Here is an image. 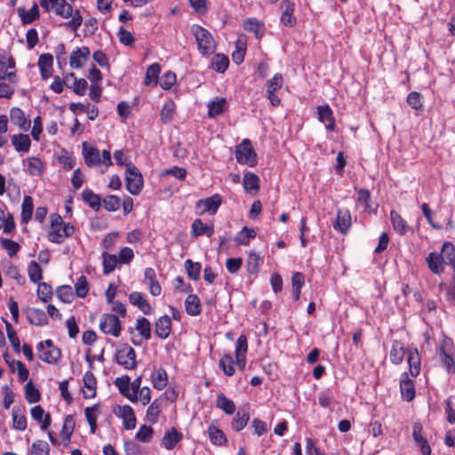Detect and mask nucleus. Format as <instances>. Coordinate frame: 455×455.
<instances>
[{"label":"nucleus","instance_id":"obj_1","mask_svg":"<svg viewBox=\"0 0 455 455\" xmlns=\"http://www.w3.org/2000/svg\"><path fill=\"white\" fill-rule=\"evenodd\" d=\"M248 351V340L247 337L243 334L240 335L235 343V359L230 353L224 354L219 363L220 368L223 371V373L231 377L235 373L236 365L240 370H243L246 366V354Z\"/></svg>","mask_w":455,"mask_h":455},{"label":"nucleus","instance_id":"obj_2","mask_svg":"<svg viewBox=\"0 0 455 455\" xmlns=\"http://www.w3.org/2000/svg\"><path fill=\"white\" fill-rule=\"evenodd\" d=\"M75 227L73 224L65 222L59 214L51 215V224L48 230V240L53 243L60 244L67 238L73 235Z\"/></svg>","mask_w":455,"mask_h":455},{"label":"nucleus","instance_id":"obj_3","mask_svg":"<svg viewBox=\"0 0 455 455\" xmlns=\"http://www.w3.org/2000/svg\"><path fill=\"white\" fill-rule=\"evenodd\" d=\"M191 33L196 39L198 52L203 56H210L215 52L217 43L210 31L200 25L194 24L191 27Z\"/></svg>","mask_w":455,"mask_h":455},{"label":"nucleus","instance_id":"obj_4","mask_svg":"<svg viewBox=\"0 0 455 455\" xmlns=\"http://www.w3.org/2000/svg\"><path fill=\"white\" fill-rule=\"evenodd\" d=\"M128 375L116 379L115 385L118 388L120 394L132 403L139 402L144 406L148 404L151 401V389L148 387H142L138 393H130L128 392Z\"/></svg>","mask_w":455,"mask_h":455},{"label":"nucleus","instance_id":"obj_5","mask_svg":"<svg viewBox=\"0 0 455 455\" xmlns=\"http://www.w3.org/2000/svg\"><path fill=\"white\" fill-rule=\"evenodd\" d=\"M57 16L63 19L71 20L66 23L68 28L76 32L83 23V17L79 10L73 9L72 5L67 0L58 1L53 9L52 10Z\"/></svg>","mask_w":455,"mask_h":455},{"label":"nucleus","instance_id":"obj_6","mask_svg":"<svg viewBox=\"0 0 455 455\" xmlns=\"http://www.w3.org/2000/svg\"><path fill=\"white\" fill-rule=\"evenodd\" d=\"M83 156L86 165L91 168L100 164L107 168L113 165L109 150H103L100 154L97 148L88 145L87 142L83 143Z\"/></svg>","mask_w":455,"mask_h":455},{"label":"nucleus","instance_id":"obj_7","mask_svg":"<svg viewBox=\"0 0 455 455\" xmlns=\"http://www.w3.org/2000/svg\"><path fill=\"white\" fill-rule=\"evenodd\" d=\"M38 358L49 364H57L61 358V350L54 345L52 339L40 341L36 345Z\"/></svg>","mask_w":455,"mask_h":455},{"label":"nucleus","instance_id":"obj_8","mask_svg":"<svg viewBox=\"0 0 455 455\" xmlns=\"http://www.w3.org/2000/svg\"><path fill=\"white\" fill-rule=\"evenodd\" d=\"M235 155L240 164L254 167L258 164L257 153L249 139H243L241 143L235 146Z\"/></svg>","mask_w":455,"mask_h":455},{"label":"nucleus","instance_id":"obj_9","mask_svg":"<svg viewBox=\"0 0 455 455\" xmlns=\"http://www.w3.org/2000/svg\"><path fill=\"white\" fill-rule=\"evenodd\" d=\"M136 352L128 343L120 344L115 353V360L124 370L132 371L137 366Z\"/></svg>","mask_w":455,"mask_h":455},{"label":"nucleus","instance_id":"obj_10","mask_svg":"<svg viewBox=\"0 0 455 455\" xmlns=\"http://www.w3.org/2000/svg\"><path fill=\"white\" fill-rule=\"evenodd\" d=\"M100 330L106 335L118 338L121 335L123 327L119 317L115 314H103L100 319Z\"/></svg>","mask_w":455,"mask_h":455},{"label":"nucleus","instance_id":"obj_11","mask_svg":"<svg viewBox=\"0 0 455 455\" xmlns=\"http://www.w3.org/2000/svg\"><path fill=\"white\" fill-rule=\"evenodd\" d=\"M126 189L133 196L139 195L144 185L143 177L135 165H129L125 170Z\"/></svg>","mask_w":455,"mask_h":455},{"label":"nucleus","instance_id":"obj_12","mask_svg":"<svg viewBox=\"0 0 455 455\" xmlns=\"http://www.w3.org/2000/svg\"><path fill=\"white\" fill-rule=\"evenodd\" d=\"M221 204V196L220 194H214L210 197L198 200L196 204V208L199 211V214L201 215L205 212L215 214Z\"/></svg>","mask_w":455,"mask_h":455},{"label":"nucleus","instance_id":"obj_13","mask_svg":"<svg viewBox=\"0 0 455 455\" xmlns=\"http://www.w3.org/2000/svg\"><path fill=\"white\" fill-rule=\"evenodd\" d=\"M114 412L118 418L123 419L124 427L126 430H132L136 427L137 419L132 406L128 404L119 405Z\"/></svg>","mask_w":455,"mask_h":455},{"label":"nucleus","instance_id":"obj_14","mask_svg":"<svg viewBox=\"0 0 455 455\" xmlns=\"http://www.w3.org/2000/svg\"><path fill=\"white\" fill-rule=\"evenodd\" d=\"M352 226L351 213L348 209H339L337 211V217L333 222V228L336 231L342 235L348 233Z\"/></svg>","mask_w":455,"mask_h":455},{"label":"nucleus","instance_id":"obj_15","mask_svg":"<svg viewBox=\"0 0 455 455\" xmlns=\"http://www.w3.org/2000/svg\"><path fill=\"white\" fill-rule=\"evenodd\" d=\"M90 55L91 51L89 47H77L70 54L69 66L74 69H81L88 61Z\"/></svg>","mask_w":455,"mask_h":455},{"label":"nucleus","instance_id":"obj_16","mask_svg":"<svg viewBox=\"0 0 455 455\" xmlns=\"http://www.w3.org/2000/svg\"><path fill=\"white\" fill-rule=\"evenodd\" d=\"M281 9L283 10L280 18L281 23L288 28H292L297 23V19L294 16L295 4L291 0H283L281 3Z\"/></svg>","mask_w":455,"mask_h":455},{"label":"nucleus","instance_id":"obj_17","mask_svg":"<svg viewBox=\"0 0 455 455\" xmlns=\"http://www.w3.org/2000/svg\"><path fill=\"white\" fill-rule=\"evenodd\" d=\"M318 120L325 124L327 131L334 132L337 129L333 111L328 104L317 107Z\"/></svg>","mask_w":455,"mask_h":455},{"label":"nucleus","instance_id":"obj_18","mask_svg":"<svg viewBox=\"0 0 455 455\" xmlns=\"http://www.w3.org/2000/svg\"><path fill=\"white\" fill-rule=\"evenodd\" d=\"M412 438L416 445L420 449L422 455H431L432 450L427 440L422 435V426L419 422L413 424Z\"/></svg>","mask_w":455,"mask_h":455},{"label":"nucleus","instance_id":"obj_19","mask_svg":"<svg viewBox=\"0 0 455 455\" xmlns=\"http://www.w3.org/2000/svg\"><path fill=\"white\" fill-rule=\"evenodd\" d=\"M183 439V434L175 427H172L164 432L161 440V445L166 450H173Z\"/></svg>","mask_w":455,"mask_h":455},{"label":"nucleus","instance_id":"obj_20","mask_svg":"<svg viewBox=\"0 0 455 455\" xmlns=\"http://www.w3.org/2000/svg\"><path fill=\"white\" fill-rule=\"evenodd\" d=\"M129 301L144 314L150 315L154 313L153 307L146 299L144 294L139 291H133L129 295Z\"/></svg>","mask_w":455,"mask_h":455},{"label":"nucleus","instance_id":"obj_21","mask_svg":"<svg viewBox=\"0 0 455 455\" xmlns=\"http://www.w3.org/2000/svg\"><path fill=\"white\" fill-rule=\"evenodd\" d=\"M172 331V319L165 315L160 316L155 323V332L161 339H166Z\"/></svg>","mask_w":455,"mask_h":455},{"label":"nucleus","instance_id":"obj_22","mask_svg":"<svg viewBox=\"0 0 455 455\" xmlns=\"http://www.w3.org/2000/svg\"><path fill=\"white\" fill-rule=\"evenodd\" d=\"M17 13L23 25L31 24L40 18L39 7L36 3H34L29 10H26L24 7L17 8Z\"/></svg>","mask_w":455,"mask_h":455},{"label":"nucleus","instance_id":"obj_23","mask_svg":"<svg viewBox=\"0 0 455 455\" xmlns=\"http://www.w3.org/2000/svg\"><path fill=\"white\" fill-rule=\"evenodd\" d=\"M10 120L23 131H28L30 128V119L26 117L24 111L20 108L14 107L10 109Z\"/></svg>","mask_w":455,"mask_h":455},{"label":"nucleus","instance_id":"obj_24","mask_svg":"<svg viewBox=\"0 0 455 455\" xmlns=\"http://www.w3.org/2000/svg\"><path fill=\"white\" fill-rule=\"evenodd\" d=\"M164 399L162 397L155 399L148 407L146 419L151 424H156L159 421V416L163 411Z\"/></svg>","mask_w":455,"mask_h":455},{"label":"nucleus","instance_id":"obj_25","mask_svg":"<svg viewBox=\"0 0 455 455\" xmlns=\"http://www.w3.org/2000/svg\"><path fill=\"white\" fill-rule=\"evenodd\" d=\"M207 435L210 438L212 444L215 446H226L228 445V438L224 432L215 426L213 423H211L207 427Z\"/></svg>","mask_w":455,"mask_h":455},{"label":"nucleus","instance_id":"obj_26","mask_svg":"<svg viewBox=\"0 0 455 455\" xmlns=\"http://www.w3.org/2000/svg\"><path fill=\"white\" fill-rule=\"evenodd\" d=\"M5 210V205L0 204V230L3 229L5 234H11L14 231L16 224L12 214L6 212Z\"/></svg>","mask_w":455,"mask_h":455},{"label":"nucleus","instance_id":"obj_27","mask_svg":"<svg viewBox=\"0 0 455 455\" xmlns=\"http://www.w3.org/2000/svg\"><path fill=\"white\" fill-rule=\"evenodd\" d=\"M53 57L50 53L42 54L38 59V68L42 79L46 80L52 76Z\"/></svg>","mask_w":455,"mask_h":455},{"label":"nucleus","instance_id":"obj_28","mask_svg":"<svg viewBox=\"0 0 455 455\" xmlns=\"http://www.w3.org/2000/svg\"><path fill=\"white\" fill-rule=\"evenodd\" d=\"M33 419L40 424L42 430H47L52 423V418L49 413H45L41 405H36L31 409Z\"/></svg>","mask_w":455,"mask_h":455},{"label":"nucleus","instance_id":"obj_29","mask_svg":"<svg viewBox=\"0 0 455 455\" xmlns=\"http://www.w3.org/2000/svg\"><path fill=\"white\" fill-rule=\"evenodd\" d=\"M83 382L84 387L86 388L83 391L84 397L85 399L94 398L96 396L97 380L91 371L84 373Z\"/></svg>","mask_w":455,"mask_h":455},{"label":"nucleus","instance_id":"obj_30","mask_svg":"<svg viewBox=\"0 0 455 455\" xmlns=\"http://www.w3.org/2000/svg\"><path fill=\"white\" fill-rule=\"evenodd\" d=\"M24 166L27 172L31 176H41L45 169L43 161L36 156L28 157L24 161Z\"/></svg>","mask_w":455,"mask_h":455},{"label":"nucleus","instance_id":"obj_31","mask_svg":"<svg viewBox=\"0 0 455 455\" xmlns=\"http://www.w3.org/2000/svg\"><path fill=\"white\" fill-rule=\"evenodd\" d=\"M185 311L190 316H197L202 313V303L196 294H189L185 299Z\"/></svg>","mask_w":455,"mask_h":455},{"label":"nucleus","instance_id":"obj_32","mask_svg":"<svg viewBox=\"0 0 455 455\" xmlns=\"http://www.w3.org/2000/svg\"><path fill=\"white\" fill-rule=\"evenodd\" d=\"M101 411V405L100 403H96L91 407H86L84 409V415L86 418V420L90 426V433L95 434L97 430V419L98 416L100 415Z\"/></svg>","mask_w":455,"mask_h":455},{"label":"nucleus","instance_id":"obj_33","mask_svg":"<svg viewBox=\"0 0 455 455\" xmlns=\"http://www.w3.org/2000/svg\"><path fill=\"white\" fill-rule=\"evenodd\" d=\"M208 116L215 118L222 115L228 108V100L225 98H218L216 100L207 104Z\"/></svg>","mask_w":455,"mask_h":455},{"label":"nucleus","instance_id":"obj_34","mask_svg":"<svg viewBox=\"0 0 455 455\" xmlns=\"http://www.w3.org/2000/svg\"><path fill=\"white\" fill-rule=\"evenodd\" d=\"M243 187L245 192L251 195L258 194L259 190V178L255 173L247 172L243 175Z\"/></svg>","mask_w":455,"mask_h":455},{"label":"nucleus","instance_id":"obj_35","mask_svg":"<svg viewBox=\"0 0 455 455\" xmlns=\"http://www.w3.org/2000/svg\"><path fill=\"white\" fill-rule=\"evenodd\" d=\"M243 28L245 31L254 33L257 39H261L265 34V27L256 18H248L243 22Z\"/></svg>","mask_w":455,"mask_h":455},{"label":"nucleus","instance_id":"obj_36","mask_svg":"<svg viewBox=\"0 0 455 455\" xmlns=\"http://www.w3.org/2000/svg\"><path fill=\"white\" fill-rule=\"evenodd\" d=\"M191 233L193 236L206 235L212 237L214 234V228L212 225L204 224L202 220L196 219L191 225Z\"/></svg>","mask_w":455,"mask_h":455},{"label":"nucleus","instance_id":"obj_37","mask_svg":"<svg viewBox=\"0 0 455 455\" xmlns=\"http://www.w3.org/2000/svg\"><path fill=\"white\" fill-rule=\"evenodd\" d=\"M28 321L36 326H44L48 323V318L45 312L39 308H29L27 311Z\"/></svg>","mask_w":455,"mask_h":455},{"label":"nucleus","instance_id":"obj_38","mask_svg":"<svg viewBox=\"0 0 455 455\" xmlns=\"http://www.w3.org/2000/svg\"><path fill=\"white\" fill-rule=\"evenodd\" d=\"M407 363L410 367V373L416 377L420 372L421 358L417 349H409L407 351Z\"/></svg>","mask_w":455,"mask_h":455},{"label":"nucleus","instance_id":"obj_39","mask_svg":"<svg viewBox=\"0 0 455 455\" xmlns=\"http://www.w3.org/2000/svg\"><path fill=\"white\" fill-rule=\"evenodd\" d=\"M150 379L156 389L163 390L168 384V374L164 368L160 367L151 373Z\"/></svg>","mask_w":455,"mask_h":455},{"label":"nucleus","instance_id":"obj_40","mask_svg":"<svg viewBox=\"0 0 455 455\" xmlns=\"http://www.w3.org/2000/svg\"><path fill=\"white\" fill-rule=\"evenodd\" d=\"M82 199L83 201L88 204L92 210L95 212L100 211L101 206L102 199L100 195L95 194L92 189L85 188L82 192Z\"/></svg>","mask_w":455,"mask_h":455},{"label":"nucleus","instance_id":"obj_41","mask_svg":"<svg viewBox=\"0 0 455 455\" xmlns=\"http://www.w3.org/2000/svg\"><path fill=\"white\" fill-rule=\"evenodd\" d=\"M161 72V66L159 63H153L149 65L146 71L144 84L147 86L156 87L159 82V74Z\"/></svg>","mask_w":455,"mask_h":455},{"label":"nucleus","instance_id":"obj_42","mask_svg":"<svg viewBox=\"0 0 455 455\" xmlns=\"http://www.w3.org/2000/svg\"><path fill=\"white\" fill-rule=\"evenodd\" d=\"M428 268L434 274L440 275L443 272L444 260L437 252H431L427 258Z\"/></svg>","mask_w":455,"mask_h":455},{"label":"nucleus","instance_id":"obj_43","mask_svg":"<svg viewBox=\"0 0 455 455\" xmlns=\"http://www.w3.org/2000/svg\"><path fill=\"white\" fill-rule=\"evenodd\" d=\"M24 409L13 407L12 411V427L18 431H24L27 428V418L24 413Z\"/></svg>","mask_w":455,"mask_h":455},{"label":"nucleus","instance_id":"obj_44","mask_svg":"<svg viewBox=\"0 0 455 455\" xmlns=\"http://www.w3.org/2000/svg\"><path fill=\"white\" fill-rule=\"evenodd\" d=\"M12 143L18 152L27 153L31 147L29 136L23 133L12 136Z\"/></svg>","mask_w":455,"mask_h":455},{"label":"nucleus","instance_id":"obj_45","mask_svg":"<svg viewBox=\"0 0 455 455\" xmlns=\"http://www.w3.org/2000/svg\"><path fill=\"white\" fill-rule=\"evenodd\" d=\"M65 78H72V84H69L68 88L73 89L74 92L77 95L83 96L85 94L88 87V83L84 78H76L75 73L71 72L65 75Z\"/></svg>","mask_w":455,"mask_h":455},{"label":"nucleus","instance_id":"obj_46","mask_svg":"<svg viewBox=\"0 0 455 455\" xmlns=\"http://www.w3.org/2000/svg\"><path fill=\"white\" fill-rule=\"evenodd\" d=\"M400 392L404 400L411 402L416 395L415 385L412 379L406 378L400 381Z\"/></svg>","mask_w":455,"mask_h":455},{"label":"nucleus","instance_id":"obj_47","mask_svg":"<svg viewBox=\"0 0 455 455\" xmlns=\"http://www.w3.org/2000/svg\"><path fill=\"white\" fill-rule=\"evenodd\" d=\"M229 66L228 56L222 53L215 54L212 60L210 68L218 73H224Z\"/></svg>","mask_w":455,"mask_h":455},{"label":"nucleus","instance_id":"obj_48","mask_svg":"<svg viewBox=\"0 0 455 455\" xmlns=\"http://www.w3.org/2000/svg\"><path fill=\"white\" fill-rule=\"evenodd\" d=\"M216 407L222 410L225 413L232 415L235 411V403L227 397L223 393H220L217 395Z\"/></svg>","mask_w":455,"mask_h":455},{"label":"nucleus","instance_id":"obj_49","mask_svg":"<svg viewBox=\"0 0 455 455\" xmlns=\"http://www.w3.org/2000/svg\"><path fill=\"white\" fill-rule=\"evenodd\" d=\"M318 403L321 407L328 409L331 411L334 410V407L337 404V401L335 400L333 393L330 389L323 390L319 393Z\"/></svg>","mask_w":455,"mask_h":455},{"label":"nucleus","instance_id":"obj_50","mask_svg":"<svg viewBox=\"0 0 455 455\" xmlns=\"http://www.w3.org/2000/svg\"><path fill=\"white\" fill-rule=\"evenodd\" d=\"M135 330L145 340H149L152 337L151 323L146 317L141 316L136 320Z\"/></svg>","mask_w":455,"mask_h":455},{"label":"nucleus","instance_id":"obj_51","mask_svg":"<svg viewBox=\"0 0 455 455\" xmlns=\"http://www.w3.org/2000/svg\"><path fill=\"white\" fill-rule=\"evenodd\" d=\"M34 211V204H33V198L29 196H26L23 198L22 204H21V222L28 223L33 215Z\"/></svg>","mask_w":455,"mask_h":455},{"label":"nucleus","instance_id":"obj_52","mask_svg":"<svg viewBox=\"0 0 455 455\" xmlns=\"http://www.w3.org/2000/svg\"><path fill=\"white\" fill-rule=\"evenodd\" d=\"M249 419V412L238 411L231 421V427L235 431L239 432L246 427Z\"/></svg>","mask_w":455,"mask_h":455},{"label":"nucleus","instance_id":"obj_53","mask_svg":"<svg viewBox=\"0 0 455 455\" xmlns=\"http://www.w3.org/2000/svg\"><path fill=\"white\" fill-rule=\"evenodd\" d=\"M0 245L4 250L10 258H13L20 251V244L9 238H0Z\"/></svg>","mask_w":455,"mask_h":455},{"label":"nucleus","instance_id":"obj_54","mask_svg":"<svg viewBox=\"0 0 455 455\" xmlns=\"http://www.w3.org/2000/svg\"><path fill=\"white\" fill-rule=\"evenodd\" d=\"M120 264L117 256L115 254H109L108 252H104L102 254V266H103V273L105 275H108L112 273L117 265Z\"/></svg>","mask_w":455,"mask_h":455},{"label":"nucleus","instance_id":"obj_55","mask_svg":"<svg viewBox=\"0 0 455 455\" xmlns=\"http://www.w3.org/2000/svg\"><path fill=\"white\" fill-rule=\"evenodd\" d=\"M176 111V104L172 100H168L161 109V120L164 124H168L172 121Z\"/></svg>","mask_w":455,"mask_h":455},{"label":"nucleus","instance_id":"obj_56","mask_svg":"<svg viewBox=\"0 0 455 455\" xmlns=\"http://www.w3.org/2000/svg\"><path fill=\"white\" fill-rule=\"evenodd\" d=\"M257 235L256 231L253 228L243 227L240 232H238L235 237V241L238 244L248 245L250 239L255 238Z\"/></svg>","mask_w":455,"mask_h":455},{"label":"nucleus","instance_id":"obj_57","mask_svg":"<svg viewBox=\"0 0 455 455\" xmlns=\"http://www.w3.org/2000/svg\"><path fill=\"white\" fill-rule=\"evenodd\" d=\"M27 455H50V445L45 441L37 440L29 447Z\"/></svg>","mask_w":455,"mask_h":455},{"label":"nucleus","instance_id":"obj_58","mask_svg":"<svg viewBox=\"0 0 455 455\" xmlns=\"http://www.w3.org/2000/svg\"><path fill=\"white\" fill-rule=\"evenodd\" d=\"M28 275L32 283H38L43 279V269L36 261L32 260L28 265Z\"/></svg>","mask_w":455,"mask_h":455},{"label":"nucleus","instance_id":"obj_59","mask_svg":"<svg viewBox=\"0 0 455 455\" xmlns=\"http://www.w3.org/2000/svg\"><path fill=\"white\" fill-rule=\"evenodd\" d=\"M154 433L151 426L141 425L135 435V439L141 443H148L152 441Z\"/></svg>","mask_w":455,"mask_h":455},{"label":"nucleus","instance_id":"obj_60","mask_svg":"<svg viewBox=\"0 0 455 455\" xmlns=\"http://www.w3.org/2000/svg\"><path fill=\"white\" fill-rule=\"evenodd\" d=\"M440 256L446 264L451 266L455 262V246L450 242H445L443 244Z\"/></svg>","mask_w":455,"mask_h":455},{"label":"nucleus","instance_id":"obj_61","mask_svg":"<svg viewBox=\"0 0 455 455\" xmlns=\"http://www.w3.org/2000/svg\"><path fill=\"white\" fill-rule=\"evenodd\" d=\"M184 266L190 279L196 281L200 278L202 266L199 262H194L191 259H187Z\"/></svg>","mask_w":455,"mask_h":455},{"label":"nucleus","instance_id":"obj_62","mask_svg":"<svg viewBox=\"0 0 455 455\" xmlns=\"http://www.w3.org/2000/svg\"><path fill=\"white\" fill-rule=\"evenodd\" d=\"M57 297L64 303H71L75 299V293L70 285H61L57 288Z\"/></svg>","mask_w":455,"mask_h":455},{"label":"nucleus","instance_id":"obj_63","mask_svg":"<svg viewBox=\"0 0 455 455\" xmlns=\"http://www.w3.org/2000/svg\"><path fill=\"white\" fill-rule=\"evenodd\" d=\"M25 397L29 403H37L41 399L40 392L35 387L32 381H28L25 385Z\"/></svg>","mask_w":455,"mask_h":455},{"label":"nucleus","instance_id":"obj_64","mask_svg":"<svg viewBox=\"0 0 455 455\" xmlns=\"http://www.w3.org/2000/svg\"><path fill=\"white\" fill-rule=\"evenodd\" d=\"M439 356L443 368L449 372H455V363L453 358L445 352L444 347H440Z\"/></svg>","mask_w":455,"mask_h":455}]
</instances>
